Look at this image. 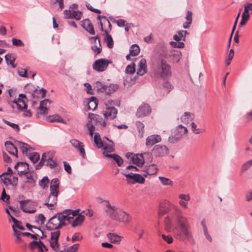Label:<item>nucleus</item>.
<instances>
[{"instance_id": "26", "label": "nucleus", "mask_w": 252, "mask_h": 252, "mask_svg": "<svg viewBox=\"0 0 252 252\" xmlns=\"http://www.w3.org/2000/svg\"><path fill=\"white\" fill-rule=\"evenodd\" d=\"M97 99L95 97H91L88 102V107L89 110H94L97 106Z\"/></svg>"}, {"instance_id": "18", "label": "nucleus", "mask_w": 252, "mask_h": 252, "mask_svg": "<svg viewBox=\"0 0 252 252\" xmlns=\"http://www.w3.org/2000/svg\"><path fill=\"white\" fill-rule=\"evenodd\" d=\"M158 169L155 164H152L145 167V169L143 171L144 173L143 176L147 177V175H153L157 174Z\"/></svg>"}, {"instance_id": "13", "label": "nucleus", "mask_w": 252, "mask_h": 252, "mask_svg": "<svg viewBox=\"0 0 252 252\" xmlns=\"http://www.w3.org/2000/svg\"><path fill=\"white\" fill-rule=\"evenodd\" d=\"M70 143L71 144L73 147L79 151L80 154L82 156V158H85L86 153L84 148V144L82 142L75 139H71L70 141Z\"/></svg>"}, {"instance_id": "37", "label": "nucleus", "mask_w": 252, "mask_h": 252, "mask_svg": "<svg viewBox=\"0 0 252 252\" xmlns=\"http://www.w3.org/2000/svg\"><path fill=\"white\" fill-rule=\"evenodd\" d=\"M12 228L14 231L13 235L16 237V242L21 243L22 242V239L21 235H23L24 232H22L15 228V225H12Z\"/></svg>"}, {"instance_id": "29", "label": "nucleus", "mask_w": 252, "mask_h": 252, "mask_svg": "<svg viewBox=\"0 0 252 252\" xmlns=\"http://www.w3.org/2000/svg\"><path fill=\"white\" fill-rule=\"evenodd\" d=\"M94 87L98 92L105 93L106 91V85L99 81L95 82L94 84Z\"/></svg>"}, {"instance_id": "14", "label": "nucleus", "mask_w": 252, "mask_h": 252, "mask_svg": "<svg viewBox=\"0 0 252 252\" xmlns=\"http://www.w3.org/2000/svg\"><path fill=\"white\" fill-rule=\"evenodd\" d=\"M151 112V109L148 104H144L141 105L138 109L136 116L139 117H143L149 115Z\"/></svg>"}, {"instance_id": "15", "label": "nucleus", "mask_w": 252, "mask_h": 252, "mask_svg": "<svg viewBox=\"0 0 252 252\" xmlns=\"http://www.w3.org/2000/svg\"><path fill=\"white\" fill-rule=\"evenodd\" d=\"M58 194L50 193V194L44 204L50 210L53 209V207L57 204Z\"/></svg>"}, {"instance_id": "8", "label": "nucleus", "mask_w": 252, "mask_h": 252, "mask_svg": "<svg viewBox=\"0 0 252 252\" xmlns=\"http://www.w3.org/2000/svg\"><path fill=\"white\" fill-rule=\"evenodd\" d=\"M112 63L110 60L106 59H100L96 60L93 65V68L97 71H103L105 70L108 64Z\"/></svg>"}, {"instance_id": "63", "label": "nucleus", "mask_w": 252, "mask_h": 252, "mask_svg": "<svg viewBox=\"0 0 252 252\" xmlns=\"http://www.w3.org/2000/svg\"><path fill=\"white\" fill-rule=\"evenodd\" d=\"M163 239L166 241L168 244H171L173 242V238L171 236L169 235H165L164 234H162L161 235Z\"/></svg>"}, {"instance_id": "40", "label": "nucleus", "mask_w": 252, "mask_h": 252, "mask_svg": "<svg viewBox=\"0 0 252 252\" xmlns=\"http://www.w3.org/2000/svg\"><path fill=\"white\" fill-rule=\"evenodd\" d=\"M120 104V102L118 100H109L106 103H105V105L106 108H112L115 107V106H119Z\"/></svg>"}, {"instance_id": "2", "label": "nucleus", "mask_w": 252, "mask_h": 252, "mask_svg": "<svg viewBox=\"0 0 252 252\" xmlns=\"http://www.w3.org/2000/svg\"><path fill=\"white\" fill-rule=\"evenodd\" d=\"M161 58L157 62L153 64V71L155 77L166 78L171 75V66L163 58L167 57L166 51L163 49Z\"/></svg>"}, {"instance_id": "19", "label": "nucleus", "mask_w": 252, "mask_h": 252, "mask_svg": "<svg viewBox=\"0 0 252 252\" xmlns=\"http://www.w3.org/2000/svg\"><path fill=\"white\" fill-rule=\"evenodd\" d=\"M82 26L91 34H95V31L94 28V26L89 19H86L83 21Z\"/></svg>"}, {"instance_id": "25", "label": "nucleus", "mask_w": 252, "mask_h": 252, "mask_svg": "<svg viewBox=\"0 0 252 252\" xmlns=\"http://www.w3.org/2000/svg\"><path fill=\"white\" fill-rule=\"evenodd\" d=\"M26 98V95L24 94H21L19 95V97L17 100H14L13 102H14L17 106L18 109L21 110H23L24 109H27V106L25 104H24V107H22L19 103H22V104L24 103V101L23 100L24 98Z\"/></svg>"}, {"instance_id": "61", "label": "nucleus", "mask_w": 252, "mask_h": 252, "mask_svg": "<svg viewBox=\"0 0 252 252\" xmlns=\"http://www.w3.org/2000/svg\"><path fill=\"white\" fill-rule=\"evenodd\" d=\"M60 234V231L57 230L51 233V240H58Z\"/></svg>"}, {"instance_id": "49", "label": "nucleus", "mask_w": 252, "mask_h": 252, "mask_svg": "<svg viewBox=\"0 0 252 252\" xmlns=\"http://www.w3.org/2000/svg\"><path fill=\"white\" fill-rule=\"evenodd\" d=\"M159 179L163 185H171L172 184V181L169 179L163 177H159Z\"/></svg>"}, {"instance_id": "36", "label": "nucleus", "mask_w": 252, "mask_h": 252, "mask_svg": "<svg viewBox=\"0 0 252 252\" xmlns=\"http://www.w3.org/2000/svg\"><path fill=\"white\" fill-rule=\"evenodd\" d=\"M91 49L95 53V56L99 54L102 51L100 41H98L96 44L92 45Z\"/></svg>"}, {"instance_id": "55", "label": "nucleus", "mask_w": 252, "mask_h": 252, "mask_svg": "<svg viewBox=\"0 0 252 252\" xmlns=\"http://www.w3.org/2000/svg\"><path fill=\"white\" fill-rule=\"evenodd\" d=\"M71 16L72 18L79 20L81 18L82 13L81 12L73 10L72 11Z\"/></svg>"}, {"instance_id": "1", "label": "nucleus", "mask_w": 252, "mask_h": 252, "mask_svg": "<svg viewBox=\"0 0 252 252\" xmlns=\"http://www.w3.org/2000/svg\"><path fill=\"white\" fill-rule=\"evenodd\" d=\"M174 219L177 224L176 229L180 232L177 234L178 238L181 240L189 239L191 237L190 225L188 218L183 215L180 209L176 208Z\"/></svg>"}, {"instance_id": "11", "label": "nucleus", "mask_w": 252, "mask_h": 252, "mask_svg": "<svg viewBox=\"0 0 252 252\" xmlns=\"http://www.w3.org/2000/svg\"><path fill=\"white\" fill-rule=\"evenodd\" d=\"M71 211L70 210H65L63 211L57 213L58 216H60V219L61 221L64 226L69 224L70 220H71L72 217H73V215L70 213Z\"/></svg>"}, {"instance_id": "59", "label": "nucleus", "mask_w": 252, "mask_h": 252, "mask_svg": "<svg viewBox=\"0 0 252 252\" xmlns=\"http://www.w3.org/2000/svg\"><path fill=\"white\" fill-rule=\"evenodd\" d=\"M50 193L59 194V186L50 185Z\"/></svg>"}, {"instance_id": "45", "label": "nucleus", "mask_w": 252, "mask_h": 252, "mask_svg": "<svg viewBox=\"0 0 252 252\" xmlns=\"http://www.w3.org/2000/svg\"><path fill=\"white\" fill-rule=\"evenodd\" d=\"M42 244L44 248H46V246L44 245V244L40 240L39 241H32L29 245V248L32 249L33 250L35 248L37 247V246L38 245V244Z\"/></svg>"}, {"instance_id": "52", "label": "nucleus", "mask_w": 252, "mask_h": 252, "mask_svg": "<svg viewBox=\"0 0 252 252\" xmlns=\"http://www.w3.org/2000/svg\"><path fill=\"white\" fill-rule=\"evenodd\" d=\"M100 138H100V135L99 133L98 132H95L94 134V142L98 148H102L101 143L98 144V143L97 142V139L100 140Z\"/></svg>"}, {"instance_id": "60", "label": "nucleus", "mask_w": 252, "mask_h": 252, "mask_svg": "<svg viewBox=\"0 0 252 252\" xmlns=\"http://www.w3.org/2000/svg\"><path fill=\"white\" fill-rule=\"evenodd\" d=\"M191 127L193 132L196 134L202 132L204 131L203 129L199 130V129L197 128L196 124L193 122L191 123Z\"/></svg>"}, {"instance_id": "6", "label": "nucleus", "mask_w": 252, "mask_h": 252, "mask_svg": "<svg viewBox=\"0 0 252 252\" xmlns=\"http://www.w3.org/2000/svg\"><path fill=\"white\" fill-rule=\"evenodd\" d=\"M169 149L164 145H156L152 150V155L156 158L163 157L169 154Z\"/></svg>"}, {"instance_id": "7", "label": "nucleus", "mask_w": 252, "mask_h": 252, "mask_svg": "<svg viewBox=\"0 0 252 252\" xmlns=\"http://www.w3.org/2000/svg\"><path fill=\"white\" fill-rule=\"evenodd\" d=\"M126 178V181L128 183L135 184L138 183L140 184H143L145 182V178L139 174L133 173H122Z\"/></svg>"}, {"instance_id": "33", "label": "nucleus", "mask_w": 252, "mask_h": 252, "mask_svg": "<svg viewBox=\"0 0 252 252\" xmlns=\"http://www.w3.org/2000/svg\"><path fill=\"white\" fill-rule=\"evenodd\" d=\"M5 59L8 65H11L13 68L16 67V66L14 63L15 60V58L13 55L7 54L5 56Z\"/></svg>"}, {"instance_id": "38", "label": "nucleus", "mask_w": 252, "mask_h": 252, "mask_svg": "<svg viewBox=\"0 0 252 252\" xmlns=\"http://www.w3.org/2000/svg\"><path fill=\"white\" fill-rule=\"evenodd\" d=\"M108 237L112 243H119L122 240V237L121 236L114 233H109Z\"/></svg>"}, {"instance_id": "48", "label": "nucleus", "mask_w": 252, "mask_h": 252, "mask_svg": "<svg viewBox=\"0 0 252 252\" xmlns=\"http://www.w3.org/2000/svg\"><path fill=\"white\" fill-rule=\"evenodd\" d=\"M45 220V217L42 214H39L35 217V221L38 223L40 222L41 224L44 223Z\"/></svg>"}, {"instance_id": "44", "label": "nucleus", "mask_w": 252, "mask_h": 252, "mask_svg": "<svg viewBox=\"0 0 252 252\" xmlns=\"http://www.w3.org/2000/svg\"><path fill=\"white\" fill-rule=\"evenodd\" d=\"M178 34H175L173 36V39L176 41H180L181 40L185 41V37L184 34L181 32V31H178L177 32Z\"/></svg>"}, {"instance_id": "3", "label": "nucleus", "mask_w": 252, "mask_h": 252, "mask_svg": "<svg viewBox=\"0 0 252 252\" xmlns=\"http://www.w3.org/2000/svg\"><path fill=\"white\" fill-rule=\"evenodd\" d=\"M101 202L104 203L103 209L106 216L111 220H114L119 208L114 205H112L108 200H103Z\"/></svg>"}, {"instance_id": "46", "label": "nucleus", "mask_w": 252, "mask_h": 252, "mask_svg": "<svg viewBox=\"0 0 252 252\" xmlns=\"http://www.w3.org/2000/svg\"><path fill=\"white\" fill-rule=\"evenodd\" d=\"M50 246L54 251L59 252L60 247L58 240H51L50 242Z\"/></svg>"}, {"instance_id": "42", "label": "nucleus", "mask_w": 252, "mask_h": 252, "mask_svg": "<svg viewBox=\"0 0 252 252\" xmlns=\"http://www.w3.org/2000/svg\"><path fill=\"white\" fill-rule=\"evenodd\" d=\"M45 165L51 169H53L57 165V164L56 161L52 160L51 157H49L45 162Z\"/></svg>"}, {"instance_id": "4", "label": "nucleus", "mask_w": 252, "mask_h": 252, "mask_svg": "<svg viewBox=\"0 0 252 252\" xmlns=\"http://www.w3.org/2000/svg\"><path fill=\"white\" fill-rule=\"evenodd\" d=\"M174 135L169 136L168 141L171 143H174L179 141L181 137L188 132V129L181 125L177 126Z\"/></svg>"}, {"instance_id": "32", "label": "nucleus", "mask_w": 252, "mask_h": 252, "mask_svg": "<svg viewBox=\"0 0 252 252\" xmlns=\"http://www.w3.org/2000/svg\"><path fill=\"white\" fill-rule=\"evenodd\" d=\"M194 115L189 112H185L184 115L181 116V120L183 123H188L189 120L192 121L194 119Z\"/></svg>"}, {"instance_id": "20", "label": "nucleus", "mask_w": 252, "mask_h": 252, "mask_svg": "<svg viewBox=\"0 0 252 252\" xmlns=\"http://www.w3.org/2000/svg\"><path fill=\"white\" fill-rule=\"evenodd\" d=\"M117 113V110L115 107H106V111L104 113V116L105 118H110V119L113 120L116 118Z\"/></svg>"}, {"instance_id": "28", "label": "nucleus", "mask_w": 252, "mask_h": 252, "mask_svg": "<svg viewBox=\"0 0 252 252\" xmlns=\"http://www.w3.org/2000/svg\"><path fill=\"white\" fill-rule=\"evenodd\" d=\"M107 157L112 158L117 163L119 166H121L124 161L123 158L119 155L116 154H106L105 155Z\"/></svg>"}, {"instance_id": "39", "label": "nucleus", "mask_w": 252, "mask_h": 252, "mask_svg": "<svg viewBox=\"0 0 252 252\" xmlns=\"http://www.w3.org/2000/svg\"><path fill=\"white\" fill-rule=\"evenodd\" d=\"M140 52V49L139 46L136 44L132 45L129 50V53L131 56H137Z\"/></svg>"}, {"instance_id": "51", "label": "nucleus", "mask_w": 252, "mask_h": 252, "mask_svg": "<svg viewBox=\"0 0 252 252\" xmlns=\"http://www.w3.org/2000/svg\"><path fill=\"white\" fill-rule=\"evenodd\" d=\"M110 141L111 142L110 144L106 145V144H105V145L102 148L103 149L107 150L108 152H113L114 150V143L112 141Z\"/></svg>"}, {"instance_id": "23", "label": "nucleus", "mask_w": 252, "mask_h": 252, "mask_svg": "<svg viewBox=\"0 0 252 252\" xmlns=\"http://www.w3.org/2000/svg\"><path fill=\"white\" fill-rule=\"evenodd\" d=\"M100 24L101 26V31L104 32L106 35L105 40L107 42V45L109 48H112L114 46V42L112 37L111 35L108 33V31L107 30H104L103 29V24L101 21H100Z\"/></svg>"}, {"instance_id": "53", "label": "nucleus", "mask_w": 252, "mask_h": 252, "mask_svg": "<svg viewBox=\"0 0 252 252\" xmlns=\"http://www.w3.org/2000/svg\"><path fill=\"white\" fill-rule=\"evenodd\" d=\"M135 64L133 63L132 65H128L127 66L126 69V72L127 74H133L135 71Z\"/></svg>"}, {"instance_id": "54", "label": "nucleus", "mask_w": 252, "mask_h": 252, "mask_svg": "<svg viewBox=\"0 0 252 252\" xmlns=\"http://www.w3.org/2000/svg\"><path fill=\"white\" fill-rule=\"evenodd\" d=\"M2 121L5 123L6 124V125H7L8 126H11V127H12L14 129H16V130L17 131H19V130H20V128H19V127L18 126V125L17 124H14V123H12L9 121H7L5 120H4L3 119L2 120Z\"/></svg>"}, {"instance_id": "21", "label": "nucleus", "mask_w": 252, "mask_h": 252, "mask_svg": "<svg viewBox=\"0 0 252 252\" xmlns=\"http://www.w3.org/2000/svg\"><path fill=\"white\" fill-rule=\"evenodd\" d=\"M5 146L7 152L11 155L18 157L17 149L16 147L10 141H6Z\"/></svg>"}, {"instance_id": "5", "label": "nucleus", "mask_w": 252, "mask_h": 252, "mask_svg": "<svg viewBox=\"0 0 252 252\" xmlns=\"http://www.w3.org/2000/svg\"><path fill=\"white\" fill-rule=\"evenodd\" d=\"M63 225L60 216L58 214L53 216L48 221L46 225V228L49 230H53L54 229H58L62 228Z\"/></svg>"}, {"instance_id": "64", "label": "nucleus", "mask_w": 252, "mask_h": 252, "mask_svg": "<svg viewBox=\"0 0 252 252\" xmlns=\"http://www.w3.org/2000/svg\"><path fill=\"white\" fill-rule=\"evenodd\" d=\"M163 87L166 89L168 92H170L171 90L173 89V86L172 85L168 82H165L163 84Z\"/></svg>"}, {"instance_id": "57", "label": "nucleus", "mask_w": 252, "mask_h": 252, "mask_svg": "<svg viewBox=\"0 0 252 252\" xmlns=\"http://www.w3.org/2000/svg\"><path fill=\"white\" fill-rule=\"evenodd\" d=\"M18 73L19 75L23 77H27V71L26 69L23 68H18Z\"/></svg>"}, {"instance_id": "41", "label": "nucleus", "mask_w": 252, "mask_h": 252, "mask_svg": "<svg viewBox=\"0 0 252 252\" xmlns=\"http://www.w3.org/2000/svg\"><path fill=\"white\" fill-rule=\"evenodd\" d=\"M49 180L47 177H44L41 180L39 181V186L43 189H45L48 186Z\"/></svg>"}, {"instance_id": "47", "label": "nucleus", "mask_w": 252, "mask_h": 252, "mask_svg": "<svg viewBox=\"0 0 252 252\" xmlns=\"http://www.w3.org/2000/svg\"><path fill=\"white\" fill-rule=\"evenodd\" d=\"M234 51L232 49H231L230 50L228 56L225 61V63L227 65H229L230 64L231 61L234 57Z\"/></svg>"}, {"instance_id": "24", "label": "nucleus", "mask_w": 252, "mask_h": 252, "mask_svg": "<svg viewBox=\"0 0 252 252\" xmlns=\"http://www.w3.org/2000/svg\"><path fill=\"white\" fill-rule=\"evenodd\" d=\"M46 93V90L43 88L39 90L35 89L33 90L32 95L34 98L40 99L45 96Z\"/></svg>"}, {"instance_id": "31", "label": "nucleus", "mask_w": 252, "mask_h": 252, "mask_svg": "<svg viewBox=\"0 0 252 252\" xmlns=\"http://www.w3.org/2000/svg\"><path fill=\"white\" fill-rule=\"evenodd\" d=\"M119 88V86L117 84H112L109 86H106L105 93L106 94L110 95L116 92Z\"/></svg>"}, {"instance_id": "30", "label": "nucleus", "mask_w": 252, "mask_h": 252, "mask_svg": "<svg viewBox=\"0 0 252 252\" xmlns=\"http://www.w3.org/2000/svg\"><path fill=\"white\" fill-rule=\"evenodd\" d=\"M16 143L17 146L21 149L23 154H25L27 156V155H29L28 154V151H29V147H30L29 145L20 141H17Z\"/></svg>"}, {"instance_id": "58", "label": "nucleus", "mask_w": 252, "mask_h": 252, "mask_svg": "<svg viewBox=\"0 0 252 252\" xmlns=\"http://www.w3.org/2000/svg\"><path fill=\"white\" fill-rule=\"evenodd\" d=\"M12 41L13 45H14L15 46H24V44L20 39H18L13 38L12 39Z\"/></svg>"}, {"instance_id": "34", "label": "nucleus", "mask_w": 252, "mask_h": 252, "mask_svg": "<svg viewBox=\"0 0 252 252\" xmlns=\"http://www.w3.org/2000/svg\"><path fill=\"white\" fill-rule=\"evenodd\" d=\"M27 156L33 163H36L40 158L39 154L37 152L29 153Z\"/></svg>"}, {"instance_id": "12", "label": "nucleus", "mask_w": 252, "mask_h": 252, "mask_svg": "<svg viewBox=\"0 0 252 252\" xmlns=\"http://www.w3.org/2000/svg\"><path fill=\"white\" fill-rule=\"evenodd\" d=\"M150 155V154L148 152H145L142 154L134 155V156L131 158V162L136 164L138 166H142L144 163V158Z\"/></svg>"}, {"instance_id": "27", "label": "nucleus", "mask_w": 252, "mask_h": 252, "mask_svg": "<svg viewBox=\"0 0 252 252\" xmlns=\"http://www.w3.org/2000/svg\"><path fill=\"white\" fill-rule=\"evenodd\" d=\"M46 121L50 123L58 122L65 124L64 120L58 115L50 116L46 119Z\"/></svg>"}, {"instance_id": "10", "label": "nucleus", "mask_w": 252, "mask_h": 252, "mask_svg": "<svg viewBox=\"0 0 252 252\" xmlns=\"http://www.w3.org/2000/svg\"><path fill=\"white\" fill-rule=\"evenodd\" d=\"M130 220V217L129 215L122 209L119 208L114 220L120 222L126 223L129 222Z\"/></svg>"}, {"instance_id": "16", "label": "nucleus", "mask_w": 252, "mask_h": 252, "mask_svg": "<svg viewBox=\"0 0 252 252\" xmlns=\"http://www.w3.org/2000/svg\"><path fill=\"white\" fill-rule=\"evenodd\" d=\"M161 141V137L159 135L153 134L149 136L146 138V146L151 147L154 144L158 143Z\"/></svg>"}, {"instance_id": "22", "label": "nucleus", "mask_w": 252, "mask_h": 252, "mask_svg": "<svg viewBox=\"0 0 252 252\" xmlns=\"http://www.w3.org/2000/svg\"><path fill=\"white\" fill-rule=\"evenodd\" d=\"M138 69L137 74L138 75H143L146 73L147 71V65L146 61L145 59H142L138 63Z\"/></svg>"}, {"instance_id": "35", "label": "nucleus", "mask_w": 252, "mask_h": 252, "mask_svg": "<svg viewBox=\"0 0 252 252\" xmlns=\"http://www.w3.org/2000/svg\"><path fill=\"white\" fill-rule=\"evenodd\" d=\"M137 130L138 131V136L139 137L142 138L143 137L144 132V125L139 121L136 123Z\"/></svg>"}, {"instance_id": "43", "label": "nucleus", "mask_w": 252, "mask_h": 252, "mask_svg": "<svg viewBox=\"0 0 252 252\" xmlns=\"http://www.w3.org/2000/svg\"><path fill=\"white\" fill-rule=\"evenodd\" d=\"M252 159L249 160V161L246 162L242 166V167L241 168V172L242 173L245 172L246 171H247L248 169L250 168V167L252 166Z\"/></svg>"}, {"instance_id": "56", "label": "nucleus", "mask_w": 252, "mask_h": 252, "mask_svg": "<svg viewBox=\"0 0 252 252\" xmlns=\"http://www.w3.org/2000/svg\"><path fill=\"white\" fill-rule=\"evenodd\" d=\"M0 198L6 203H8V201H9L10 196L6 194L5 190L4 188L3 189Z\"/></svg>"}, {"instance_id": "62", "label": "nucleus", "mask_w": 252, "mask_h": 252, "mask_svg": "<svg viewBox=\"0 0 252 252\" xmlns=\"http://www.w3.org/2000/svg\"><path fill=\"white\" fill-rule=\"evenodd\" d=\"M83 239V237L80 235V233H75L71 238L72 242H75L76 241H80Z\"/></svg>"}, {"instance_id": "9", "label": "nucleus", "mask_w": 252, "mask_h": 252, "mask_svg": "<svg viewBox=\"0 0 252 252\" xmlns=\"http://www.w3.org/2000/svg\"><path fill=\"white\" fill-rule=\"evenodd\" d=\"M21 209L25 213L32 214L36 212V209L33 208V202L30 199L21 200L19 202Z\"/></svg>"}, {"instance_id": "50", "label": "nucleus", "mask_w": 252, "mask_h": 252, "mask_svg": "<svg viewBox=\"0 0 252 252\" xmlns=\"http://www.w3.org/2000/svg\"><path fill=\"white\" fill-rule=\"evenodd\" d=\"M89 118L91 120V121H95L97 122H99L101 123L102 119L98 115H95L94 114H89Z\"/></svg>"}, {"instance_id": "17", "label": "nucleus", "mask_w": 252, "mask_h": 252, "mask_svg": "<svg viewBox=\"0 0 252 252\" xmlns=\"http://www.w3.org/2000/svg\"><path fill=\"white\" fill-rule=\"evenodd\" d=\"M85 220L84 216L80 214L78 216L72 217L70 224L73 227H76L82 225Z\"/></svg>"}]
</instances>
